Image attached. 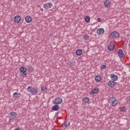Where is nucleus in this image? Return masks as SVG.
Here are the masks:
<instances>
[{
  "mask_svg": "<svg viewBox=\"0 0 130 130\" xmlns=\"http://www.w3.org/2000/svg\"><path fill=\"white\" fill-rule=\"evenodd\" d=\"M38 90H37V88L36 87H32V86H29L27 88V92H29V93H31L32 95H36V93Z\"/></svg>",
  "mask_w": 130,
  "mask_h": 130,
  "instance_id": "nucleus-1",
  "label": "nucleus"
},
{
  "mask_svg": "<svg viewBox=\"0 0 130 130\" xmlns=\"http://www.w3.org/2000/svg\"><path fill=\"white\" fill-rule=\"evenodd\" d=\"M19 71L20 72V75L21 76H27V73H26V72H27V68H26V67H21L19 69Z\"/></svg>",
  "mask_w": 130,
  "mask_h": 130,
  "instance_id": "nucleus-2",
  "label": "nucleus"
},
{
  "mask_svg": "<svg viewBox=\"0 0 130 130\" xmlns=\"http://www.w3.org/2000/svg\"><path fill=\"white\" fill-rule=\"evenodd\" d=\"M109 38L113 39V38H119V34L116 31H113L111 32V35L109 36Z\"/></svg>",
  "mask_w": 130,
  "mask_h": 130,
  "instance_id": "nucleus-3",
  "label": "nucleus"
},
{
  "mask_svg": "<svg viewBox=\"0 0 130 130\" xmlns=\"http://www.w3.org/2000/svg\"><path fill=\"white\" fill-rule=\"evenodd\" d=\"M53 104L54 105H58L62 103V99L60 98H57L55 99V101H52Z\"/></svg>",
  "mask_w": 130,
  "mask_h": 130,
  "instance_id": "nucleus-4",
  "label": "nucleus"
},
{
  "mask_svg": "<svg viewBox=\"0 0 130 130\" xmlns=\"http://www.w3.org/2000/svg\"><path fill=\"white\" fill-rule=\"evenodd\" d=\"M109 103L112 106H115L117 104V100L116 98H112L110 99Z\"/></svg>",
  "mask_w": 130,
  "mask_h": 130,
  "instance_id": "nucleus-5",
  "label": "nucleus"
},
{
  "mask_svg": "<svg viewBox=\"0 0 130 130\" xmlns=\"http://www.w3.org/2000/svg\"><path fill=\"white\" fill-rule=\"evenodd\" d=\"M43 8L46 10H48V9H50V8H52V3H47L44 5Z\"/></svg>",
  "mask_w": 130,
  "mask_h": 130,
  "instance_id": "nucleus-6",
  "label": "nucleus"
},
{
  "mask_svg": "<svg viewBox=\"0 0 130 130\" xmlns=\"http://www.w3.org/2000/svg\"><path fill=\"white\" fill-rule=\"evenodd\" d=\"M118 54L120 58H123L124 57V54L123 53V51H122V49H121L118 50Z\"/></svg>",
  "mask_w": 130,
  "mask_h": 130,
  "instance_id": "nucleus-7",
  "label": "nucleus"
},
{
  "mask_svg": "<svg viewBox=\"0 0 130 130\" xmlns=\"http://www.w3.org/2000/svg\"><path fill=\"white\" fill-rule=\"evenodd\" d=\"M14 21L15 23H18L21 21V17L19 15H16L15 16Z\"/></svg>",
  "mask_w": 130,
  "mask_h": 130,
  "instance_id": "nucleus-8",
  "label": "nucleus"
},
{
  "mask_svg": "<svg viewBox=\"0 0 130 130\" xmlns=\"http://www.w3.org/2000/svg\"><path fill=\"white\" fill-rule=\"evenodd\" d=\"M108 86L111 87V88H113V87H114V86H115L116 83L114 81H110L108 83Z\"/></svg>",
  "mask_w": 130,
  "mask_h": 130,
  "instance_id": "nucleus-9",
  "label": "nucleus"
},
{
  "mask_svg": "<svg viewBox=\"0 0 130 130\" xmlns=\"http://www.w3.org/2000/svg\"><path fill=\"white\" fill-rule=\"evenodd\" d=\"M25 19L26 23H30V22L32 21V18H31L29 15L26 16Z\"/></svg>",
  "mask_w": 130,
  "mask_h": 130,
  "instance_id": "nucleus-10",
  "label": "nucleus"
},
{
  "mask_svg": "<svg viewBox=\"0 0 130 130\" xmlns=\"http://www.w3.org/2000/svg\"><path fill=\"white\" fill-rule=\"evenodd\" d=\"M59 110V106H58V105H55L52 108V110H53V111H57Z\"/></svg>",
  "mask_w": 130,
  "mask_h": 130,
  "instance_id": "nucleus-11",
  "label": "nucleus"
},
{
  "mask_svg": "<svg viewBox=\"0 0 130 130\" xmlns=\"http://www.w3.org/2000/svg\"><path fill=\"white\" fill-rule=\"evenodd\" d=\"M110 77L114 82V81H117V79H118V77H117L116 75L113 74H111Z\"/></svg>",
  "mask_w": 130,
  "mask_h": 130,
  "instance_id": "nucleus-12",
  "label": "nucleus"
},
{
  "mask_svg": "<svg viewBox=\"0 0 130 130\" xmlns=\"http://www.w3.org/2000/svg\"><path fill=\"white\" fill-rule=\"evenodd\" d=\"M104 5L106 8H109L110 7V2L106 0L105 1Z\"/></svg>",
  "mask_w": 130,
  "mask_h": 130,
  "instance_id": "nucleus-13",
  "label": "nucleus"
},
{
  "mask_svg": "<svg viewBox=\"0 0 130 130\" xmlns=\"http://www.w3.org/2000/svg\"><path fill=\"white\" fill-rule=\"evenodd\" d=\"M98 34H103L104 33V28H101L98 29L96 31Z\"/></svg>",
  "mask_w": 130,
  "mask_h": 130,
  "instance_id": "nucleus-14",
  "label": "nucleus"
},
{
  "mask_svg": "<svg viewBox=\"0 0 130 130\" xmlns=\"http://www.w3.org/2000/svg\"><path fill=\"white\" fill-rule=\"evenodd\" d=\"M10 114L12 118H16L17 117V113L16 112H11Z\"/></svg>",
  "mask_w": 130,
  "mask_h": 130,
  "instance_id": "nucleus-15",
  "label": "nucleus"
},
{
  "mask_svg": "<svg viewBox=\"0 0 130 130\" xmlns=\"http://www.w3.org/2000/svg\"><path fill=\"white\" fill-rule=\"evenodd\" d=\"M82 102L84 103H89L90 102V99L88 97H86L85 98L83 99Z\"/></svg>",
  "mask_w": 130,
  "mask_h": 130,
  "instance_id": "nucleus-16",
  "label": "nucleus"
},
{
  "mask_svg": "<svg viewBox=\"0 0 130 130\" xmlns=\"http://www.w3.org/2000/svg\"><path fill=\"white\" fill-rule=\"evenodd\" d=\"M83 53V51H82V50L78 49L76 52V55L80 56L82 55V54Z\"/></svg>",
  "mask_w": 130,
  "mask_h": 130,
  "instance_id": "nucleus-17",
  "label": "nucleus"
},
{
  "mask_svg": "<svg viewBox=\"0 0 130 130\" xmlns=\"http://www.w3.org/2000/svg\"><path fill=\"white\" fill-rule=\"evenodd\" d=\"M95 80L96 82H100L102 80V77L100 76H96L95 77Z\"/></svg>",
  "mask_w": 130,
  "mask_h": 130,
  "instance_id": "nucleus-18",
  "label": "nucleus"
},
{
  "mask_svg": "<svg viewBox=\"0 0 130 130\" xmlns=\"http://www.w3.org/2000/svg\"><path fill=\"white\" fill-rule=\"evenodd\" d=\"M13 97H16L17 98H20V97H21V94L20 93L18 94V92H15L13 93Z\"/></svg>",
  "mask_w": 130,
  "mask_h": 130,
  "instance_id": "nucleus-19",
  "label": "nucleus"
},
{
  "mask_svg": "<svg viewBox=\"0 0 130 130\" xmlns=\"http://www.w3.org/2000/svg\"><path fill=\"white\" fill-rule=\"evenodd\" d=\"M92 94H97L99 92V89L98 88H94L92 90Z\"/></svg>",
  "mask_w": 130,
  "mask_h": 130,
  "instance_id": "nucleus-20",
  "label": "nucleus"
},
{
  "mask_svg": "<svg viewBox=\"0 0 130 130\" xmlns=\"http://www.w3.org/2000/svg\"><path fill=\"white\" fill-rule=\"evenodd\" d=\"M115 48V46L113 45H110L108 47V50L110 51L113 50Z\"/></svg>",
  "mask_w": 130,
  "mask_h": 130,
  "instance_id": "nucleus-21",
  "label": "nucleus"
},
{
  "mask_svg": "<svg viewBox=\"0 0 130 130\" xmlns=\"http://www.w3.org/2000/svg\"><path fill=\"white\" fill-rule=\"evenodd\" d=\"M68 64L70 67H74V66L76 64V62L75 61L69 62Z\"/></svg>",
  "mask_w": 130,
  "mask_h": 130,
  "instance_id": "nucleus-22",
  "label": "nucleus"
},
{
  "mask_svg": "<svg viewBox=\"0 0 130 130\" xmlns=\"http://www.w3.org/2000/svg\"><path fill=\"white\" fill-rule=\"evenodd\" d=\"M34 68L32 66H30L28 67V71L29 73H32V71H34Z\"/></svg>",
  "mask_w": 130,
  "mask_h": 130,
  "instance_id": "nucleus-23",
  "label": "nucleus"
},
{
  "mask_svg": "<svg viewBox=\"0 0 130 130\" xmlns=\"http://www.w3.org/2000/svg\"><path fill=\"white\" fill-rule=\"evenodd\" d=\"M85 21L86 22V23H89V22H90V17L86 16L85 17Z\"/></svg>",
  "mask_w": 130,
  "mask_h": 130,
  "instance_id": "nucleus-24",
  "label": "nucleus"
},
{
  "mask_svg": "<svg viewBox=\"0 0 130 130\" xmlns=\"http://www.w3.org/2000/svg\"><path fill=\"white\" fill-rule=\"evenodd\" d=\"M47 90V87L46 86H42L41 90L43 92H45Z\"/></svg>",
  "mask_w": 130,
  "mask_h": 130,
  "instance_id": "nucleus-25",
  "label": "nucleus"
},
{
  "mask_svg": "<svg viewBox=\"0 0 130 130\" xmlns=\"http://www.w3.org/2000/svg\"><path fill=\"white\" fill-rule=\"evenodd\" d=\"M89 38H90L89 36H88V35H85L84 36L83 39H84V40H89Z\"/></svg>",
  "mask_w": 130,
  "mask_h": 130,
  "instance_id": "nucleus-26",
  "label": "nucleus"
},
{
  "mask_svg": "<svg viewBox=\"0 0 130 130\" xmlns=\"http://www.w3.org/2000/svg\"><path fill=\"white\" fill-rule=\"evenodd\" d=\"M64 126H66V127H68V126H69V125H70V122H68V121H65L64 122Z\"/></svg>",
  "mask_w": 130,
  "mask_h": 130,
  "instance_id": "nucleus-27",
  "label": "nucleus"
},
{
  "mask_svg": "<svg viewBox=\"0 0 130 130\" xmlns=\"http://www.w3.org/2000/svg\"><path fill=\"white\" fill-rule=\"evenodd\" d=\"M120 110H121L122 112H125V108H124V107L120 108Z\"/></svg>",
  "mask_w": 130,
  "mask_h": 130,
  "instance_id": "nucleus-28",
  "label": "nucleus"
},
{
  "mask_svg": "<svg viewBox=\"0 0 130 130\" xmlns=\"http://www.w3.org/2000/svg\"><path fill=\"white\" fill-rule=\"evenodd\" d=\"M101 69H106V65H102L101 66Z\"/></svg>",
  "mask_w": 130,
  "mask_h": 130,
  "instance_id": "nucleus-29",
  "label": "nucleus"
},
{
  "mask_svg": "<svg viewBox=\"0 0 130 130\" xmlns=\"http://www.w3.org/2000/svg\"><path fill=\"white\" fill-rule=\"evenodd\" d=\"M98 21H99V22H101V18H99L98 19Z\"/></svg>",
  "mask_w": 130,
  "mask_h": 130,
  "instance_id": "nucleus-30",
  "label": "nucleus"
},
{
  "mask_svg": "<svg viewBox=\"0 0 130 130\" xmlns=\"http://www.w3.org/2000/svg\"><path fill=\"white\" fill-rule=\"evenodd\" d=\"M58 115V113H56L55 114V116H57Z\"/></svg>",
  "mask_w": 130,
  "mask_h": 130,
  "instance_id": "nucleus-31",
  "label": "nucleus"
},
{
  "mask_svg": "<svg viewBox=\"0 0 130 130\" xmlns=\"http://www.w3.org/2000/svg\"><path fill=\"white\" fill-rule=\"evenodd\" d=\"M15 130H20V128H17Z\"/></svg>",
  "mask_w": 130,
  "mask_h": 130,
  "instance_id": "nucleus-32",
  "label": "nucleus"
},
{
  "mask_svg": "<svg viewBox=\"0 0 130 130\" xmlns=\"http://www.w3.org/2000/svg\"><path fill=\"white\" fill-rule=\"evenodd\" d=\"M53 1H55V0H53Z\"/></svg>",
  "mask_w": 130,
  "mask_h": 130,
  "instance_id": "nucleus-33",
  "label": "nucleus"
}]
</instances>
